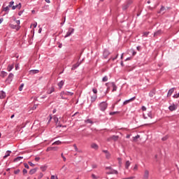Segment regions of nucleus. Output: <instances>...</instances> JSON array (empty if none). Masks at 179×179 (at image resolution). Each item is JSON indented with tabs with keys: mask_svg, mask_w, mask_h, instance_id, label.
<instances>
[{
	"mask_svg": "<svg viewBox=\"0 0 179 179\" xmlns=\"http://www.w3.org/2000/svg\"><path fill=\"white\" fill-rule=\"evenodd\" d=\"M99 107L101 111H106V110H107L108 104L106 101H102L99 103Z\"/></svg>",
	"mask_w": 179,
	"mask_h": 179,
	"instance_id": "nucleus-1",
	"label": "nucleus"
},
{
	"mask_svg": "<svg viewBox=\"0 0 179 179\" xmlns=\"http://www.w3.org/2000/svg\"><path fill=\"white\" fill-rule=\"evenodd\" d=\"M106 170H109L106 174H118V171L113 169L111 166H106Z\"/></svg>",
	"mask_w": 179,
	"mask_h": 179,
	"instance_id": "nucleus-2",
	"label": "nucleus"
},
{
	"mask_svg": "<svg viewBox=\"0 0 179 179\" xmlns=\"http://www.w3.org/2000/svg\"><path fill=\"white\" fill-rule=\"evenodd\" d=\"M75 31V29L70 27L68 29V31L66 32V35L64 36V38H66L68 37H70V36H72Z\"/></svg>",
	"mask_w": 179,
	"mask_h": 179,
	"instance_id": "nucleus-3",
	"label": "nucleus"
},
{
	"mask_svg": "<svg viewBox=\"0 0 179 179\" xmlns=\"http://www.w3.org/2000/svg\"><path fill=\"white\" fill-rule=\"evenodd\" d=\"M64 94H66V95H69V96H73V92H64L62 91L61 93H60V97L62 100H65L66 99V98L64 97Z\"/></svg>",
	"mask_w": 179,
	"mask_h": 179,
	"instance_id": "nucleus-4",
	"label": "nucleus"
},
{
	"mask_svg": "<svg viewBox=\"0 0 179 179\" xmlns=\"http://www.w3.org/2000/svg\"><path fill=\"white\" fill-rule=\"evenodd\" d=\"M13 73H10L8 78L6 80V83H8V85H10V83L12 82V80H13Z\"/></svg>",
	"mask_w": 179,
	"mask_h": 179,
	"instance_id": "nucleus-5",
	"label": "nucleus"
},
{
	"mask_svg": "<svg viewBox=\"0 0 179 179\" xmlns=\"http://www.w3.org/2000/svg\"><path fill=\"white\" fill-rule=\"evenodd\" d=\"M15 3V1H11L10 2H9V4L8 6L6 7H3V10L4 12H7L8 13H9V8H12V6Z\"/></svg>",
	"mask_w": 179,
	"mask_h": 179,
	"instance_id": "nucleus-6",
	"label": "nucleus"
},
{
	"mask_svg": "<svg viewBox=\"0 0 179 179\" xmlns=\"http://www.w3.org/2000/svg\"><path fill=\"white\" fill-rule=\"evenodd\" d=\"M131 3H132V0H127V3L122 6L123 10H127Z\"/></svg>",
	"mask_w": 179,
	"mask_h": 179,
	"instance_id": "nucleus-7",
	"label": "nucleus"
},
{
	"mask_svg": "<svg viewBox=\"0 0 179 179\" xmlns=\"http://www.w3.org/2000/svg\"><path fill=\"white\" fill-rule=\"evenodd\" d=\"M178 108V105L172 103L171 106H169V111H176V110H177Z\"/></svg>",
	"mask_w": 179,
	"mask_h": 179,
	"instance_id": "nucleus-8",
	"label": "nucleus"
},
{
	"mask_svg": "<svg viewBox=\"0 0 179 179\" xmlns=\"http://www.w3.org/2000/svg\"><path fill=\"white\" fill-rule=\"evenodd\" d=\"M103 153H105L106 159L109 160V159H111V154L108 152L107 150H103Z\"/></svg>",
	"mask_w": 179,
	"mask_h": 179,
	"instance_id": "nucleus-9",
	"label": "nucleus"
},
{
	"mask_svg": "<svg viewBox=\"0 0 179 179\" xmlns=\"http://www.w3.org/2000/svg\"><path fill=\"white\" fill-rule=\"evenodd\" d=\"M54 92H55V87H54V86H52L48 90L46 93L47 94H51L52 93H54Z\"/></svg>",
	"mask_w": 179,
	"mask_h": 179,
	"instance_id": "nucleus-10",
	"label": "nucleus"
},
{
	"mask_svg": "<svg viewBox=\"0 0 179 179\" xmlns=\"http://www.w3.org/2000/svg\"><path fill=\"white\" fill-rule=\"evenodd\" d=\"M143 179H149V171L145 170Z\"/></svg>",
	"mask_w": 179,
	"mask_h": 179,
	"instance_id": "nucleus-11",
	"label": "nucleus"
},
{
	"mask_svg": "<svg viewBox=\"0 0 179 179\" xmlns=\"http://www.w3.org/2000/svg\"><path fill=\"white\" fill-rule=\"evenodd\" d=\"M91 148H92V149H94V150H99V145H97L96 143H92L91 144Z\"/></svg>",
	"mask_w": 179,
	"mask_h": 179,
	"instance_id": "nucleus-12",
	"label": "nucleus"
},
{
	"mask_svg": "<svg viewBox=\"0 0 179 179\" xmlns=\"http://www.w3.org/2000/svg\"><path fill=\"white\" fill-rule=\"evenodd\" d=\"M161 34H163V31H162V29H159L154 33V37H157V36H161Z\"/></svg>",
	"mask_w": 179,
	"mask_h": 179,
	"instance_id": "nucleus-13",
	"label": "nucleus"
},
{
	"mask_svg": "<svg viewBox=\"0 0 179 179\" xmlns=\"http://www.w3.org/2000/svg\"><path fill=\"white\" fill-rule=\"evenodd\" d=\"M174 93V87L171 88L167 93V97H170Z\"/></svg>",
	"mask_w": 179,
	"mask_h": 179,
	"instance_id": "nucleus-14",
	"label": "nucleus"
},
{
	"mask_svg": "<svg viewBox=\"0 0 179 179\" xmlns=\"http://www.w3.org/2000/svg\"><path fill=\"white\" fill-rule=\"evenodd\" d=\"M10 29H15V30H19V29H20V26L13 24H10Z\"/></svg>",
	"mask_w": 179,
	"mask_h": 179,
	"instance_id": "nucleus-15",
	"label": "nucleus"
},
{
	"mask_svg": "<svg viewBox=\"0 0 179 179\" xmlns=\"http://www.w3.org/2000/svg\"><path fill=\"white\" fill-rule=\"evenodd\" d=\"M135 99H136V97L134 96V97H132V98H131V99H128V100H126V101H124L123 102V104L125 106V105L128 104V103H129L130 101H134V100Z\"/></svg>",
	"mask_w": 179,
	"mask_h": 179,
	"instance_id": "nucleus-16",
	"label": "nucleus"
},
{
	"mask_svg": "<svg viewBox=\"0 0 179 179\" xmlns=\"http://www.w3.org/2000/svg\"><path fill=\"white\" fill-rule=\"evenodd\" d=\"M108 55H110V52H108L107 50H104L103 54V58H107V57H108Z\"/></svg>",
	"mask_w": 179,
	"mask_h": 179,
	"instance_id": "nucleus-17",
	"label": "nucleus"
},
{
	"mask_svg": "<svg viewBox=\"0 0 179 179\" xmlns=\"http://www.w3.org/2000/svg\"><path fill=\"white\" fill-rule=\"evenodd\" d=\"M40 72L39 70H30L29 75H36V73H38Z\"/></svg>",
	"mask_w": 179,
	"mask_h": 179,
	"instance_id": "nucleus-18",
	"label": "nucleus"
},
{
	"mask_svg": "<svg viewBox=\"0 0 179 179\" xmlns=\"http://www.w3.org/2000/svg\"><path fill=\"white\" fill-rule=\"evenodd\" d=\"M97 100V94H94L93 96H91V102L94 103Z\"/></svg>",
	"mask_w": 179,
	"mask_h": 179,
	"instance_id": "nucleus-19",
	"label": "nucleus"
},
{
	"mask_svg": "<svg viewBox=\"0 0 179 179\" xmlns=\"http://www.w3.org/2000/svg\"><path fill=\"white\" fill-rule=\"evenodd\" d=\"M6 97V93L3 91L0 92V99H5Z\"/></svg>",
	"mask_w": 179,
	"mask_h": 179,
	"instance_id": "nucleus-20",
	"label": "nucleus"
},
{
	"mask_svg": "<svg viewBox=\"0 0 179 179\" xmlns=\"http://www.w3.org/2000/svg\"><path fill=\"white\" fill-rule=\"evenodd\" d=\"M155 94H156V90L153 89L152 90H151L149 93V96L150 97H153V96H155Z\"/></svg>",
	"mask_w": 179,
	"mask_h": 179,
	"instance_id": "nucleus-21",
	"label": "nucleus"
},
{
	"mask_svg": "<svg viewBox=\"0 0 179 179\" xmlns=\"http://www.w3.org/2000/svg\"><path fill=\"white\" fill-rule=\"evenodd\" d=\"M10 153H12V151L7 150L5 155L3 156V159H6V157H9V156H10Z\"/></svg>",
	"mask_w": 179,
	"mask_h": 179,
	"instance_id": "nucleus-22",
	"label": "nucleus"
},
{
	"mask_svg": "<svg viewBox=\"0 0 179 179\" xmlns=\"http://www.w3.org/2000/svg\"><path fill=\"white\" fill-rule=\"evenodd\" d=\"M80 65V63H76V64L73 65V66L71 68V71H75V69H76V68L79 67Z\"/></svg>",
	"mask_w": 179,
	"mask_h": 179,
	"instance_id": "nucleus-23",
	"label": "nucleus"
},
{
	"mask_svg": "<svg viewBox=\"0 0 179 179\" xmlns=\"http://www.w3.org/2000/svg\"><path fill=\"white\" fill-rule=\"evenodd\" d=\"M64 83H65V81L61 80V81L57 84V86H59V89H62V86H64Z\"/></svg>",
	"mask_w": 179,
	"mask_h": 179,
	"instance_id": "nucleus-24",
	"label": "nucleus"
},
{
	"mask_svg": "<svg viewBox=\"0 0 179 179\" xmlns=\"http://www.w3.org/2000/svg\"><path fill=\"white\" fill-rule=\"evenodd\" d=\"M0 76L1 78H6V76H8V73H6V71H1Z\"/></svg>",
	"mask_w": 179,
	"mask_h": 179,
	"instance_id": "nucleus-25",
	"label": "nucleus"
},
{
	"mask_svg": "<svg viewBox=\"0 0 179 179\" xmlns=\"http://www.w3.org/2000/svg\"><path fill=\"white\" fill-rule=\"evenodd\" d=\"M13 68H15V65H13V64L8 65V66L7 68V71H8V72H10V71H12V69H13Z\"/></svg>",
	"mask_w": 179,
	"mask_h": 179,
	"instance_id": "nucleus-26",
	"label": "nucleus"
},
{
	"mask_svg": "<svg viewBox=\"0 0 179 179\" xmlns=\"http://www.w3.org/2000/svg\"><path fill=\"white\" fill-rule=\"evenodd\" d=\"M37 171V169H32L30 170L29 171V174H31V176H33V174H35V173Z\"/></svg>",
	"mask_w": 179,
	"mask_h": 179,
	"instance_id": "nucleus-27",
	"label": "nucleus"
},
{
	"mask_svg": "<svg viewBox=\"0 0 179 179\" xmlns=\"http://www.w3.org/2000/svg\"><path fill=\"white\" fill-rule=\"evenodd\" d=\"M131 166V162L129 161H127L125 164V169L128 170L129 169V166Z\"/></svg>",
	"mask_w": 179,
	"mask_h": 179,
	"instance_id": "nucleus-28",
	"label": "nucleus"
},
{
	"mask_svg": "<svg viewBox=\"0 0 179 179\" xmlns=\"http://www.w3.org/2000/svg\"><path fill=\"white\" fill-rule=\"evenodd\" d=\"M112 87H113L112 92H115L117 91V85H115V83H111Z\"/></svg>",
	"mask_w": 179,
	"mask_h": 179,
	"instance_id": "nucleus-29",
	"label": "nucleus"
},
{
	"mask_svg": "<svg viewBox=\"0 0 179 179\" xmlns=\"http://www.w3.org/2000/svg\"><path fill=\"white\" fill-rule=\"evenodd\" d=\"M22 159H23V157H17L14 159V162H20V160H22Z\"/></svg>",
	"mask_w": 179,
	"mask_h": 179,
	"instance_id": "nucleus-30",
	"label": "nucleus"
},
{
	"mask_svg": "<svg viewBox=\"0 0 179 179\" xmlns=\"http://www.w3.org/2000/svg\"><path fill=\"white\" fill-rule=\"evenodd\" d=\"M15 7V9H22V3H19L18 4L14 6Z\"/></svg>",
	"mask_w": 179,
	"mask_h": 179,
	"instance_id": "nucleus-31",
	"label": "nucleus"
},
{
	"mask_svg": "<svg viewBox=\"0 0 179 179\" xmlns=\"http://www.w3.org/2000/svg\"><path fill=\"white\" fill-rule=\"evenodd\" d=\"M111 139H113V141H118V136H112Z\"/></svg>",
	"mask_w": 179,
	"mask_h": 179,
	"instance_id": "nucleus-32",
	"label": "nucleus"
},
{
	"mask_svg": "<svg viewBox=\"0 0 179 179\" xmlns=\"http://www.w3.org/2000/svg\"><path fill=\"white\" fill-rule=\"evenodd\" d=\"M107 80H108V77H107V76H105L102 78V82H107Z\"/></svg>",
	"mask_w": 179,
	"mask_h": 179,
	"instance_id": "nucleus-33",
	"label": "nucleus"
},
{
	"mask_svg": "<svg viewBox=\"0 0 179 179\" xmlns=\"http://www.w3.org/2000/svg\"><path fill=\"white\" fill-rule=\"evenodd\" d=\"M24 87V84L22 83L19 87V90L20 92H22V90H23V87Z\"/></svg>",
	"mask_w": 179,
	"mask_h": 179,
	"instance_id": "nucleus-34",
	"label": "nucleus"
},
{
	"mask_svg": "<svg viewBox=\"0 0 179 179\" xmlns=\"http://www.w3.org/2000/svg\"><path fill=\"white\" fill-rule=\"evenodd\" d=\"M54 149H55V148H54V147H49V148H47L46 152H50L51 150H54Z\"/></svg>",
	"mask_w": 179,
	"mask_h": 179,
	"instance_id": "nucleus-35",
	"label": "nucleus"
},
{
	"mask_svg": "<svg viewBox=\"0 0 179 179\" xmlns=\"http://www.w3.org/2000/svg\"><path fill=\"white\" fill-rule=\"evenodd\" d=\"M52 145H61V141H55Z\"/></svg>",
	"mask_w": 179,
	"mask_h": 179,
	"instance_id": "nucleus-36",
	"label": "nucleus"
},
{
	"mask_svg": "<svg viewBox=\"0 0 179 179\" xmlns=\"http://www.w3.org/2000/svg\"><path fill=\"white\" fill-rule=\"evenodd\" d=\"M148 117H149V118H150L151 120L153 118V115L152 114V112H149L148 113Z\"/></svg>",
	"mask_w": 179,
	"mask_h": 179,
	"instance_id": "nucleus-37",
	"label": "nucleus"
},
{
	"mask_svg": "<svg viewBox=\"0 0 179 179\" xmlns=\"http://www.w3.org/2000/svg\"><path fill=\"white\" fill-rule=\"evenodd\" d=\"M44 176V174L43 173H40L39 175L38 176V179H41Z\"/></svg>",
	"mask_w": 179,
	"mask_h": 179,
	"instance_id": "nucleus-38",
	"label": "nucleus"
},
{
	"mask_svg": "<svg viewBox=\"0 0 179 179\" xmlns=\"http://www.w3.org/2000/svg\"><path fill=\"white\" fill-rule=\"evenodd\" d=\"M48 118V124H50V122H51V120H52V116L50 115Z\"/></svg>",
	"mask_w": 179,
	"mask_h": 179,
	"instance_id": "nucleus-39",
	"label": "nucleus"
},
{
	"mask_svg": "<svg viewBox=\"0 0 179 179\" xmlns=\"http://www.w3.org/2000/svg\"><path fill=\"white\" fill-rule=\"evenodd\" d=\"M61 157H62L64 162H66V157H65V156H64V153L61 154Z\"/></svg>",
	"mask_w": 179,
	"mask_h": 179,
	"instance_id": "nucleus-40",
	"label": "nucleus"
},
{
	"mask_svg": "<svg viewBox=\"0 0 179 179\" xmlns=\"http://www.w3.org/2000/svg\"><path fill=\"white\" fill-rule=\"evenodd\" d=\"M164 10H166V8L163 6H162L161 8H160V12H164Z\"/></svg>",
	"mask_w": 179,
	"mask_h": 179,
	"instance_id": "nucleus-41",
	"label": "nucleus"
},
{
	"mask_svg": "<svg viewBox=\"0 0 179 179\" xmlns=\"http://www.w3.org/2000/svg\"><path fill=\"white\" fill-rule=\"evenodd\" d=\"M41 170L45 171V170H47V166H41Z\"/></svg>",
	"mask_w": 179,
	"mask_h": 179,
	"instance_id": "nucleus-42",
	"label": "nucleus"
},
{
	"mask_svg": "<svg viewBox=\"0 0 179 179\" xmlns=\"http://www.w3.org/2000/svg\"><path fill=\"white\" fill-rule=\"evenodd\" d=\"M20 173V169H17L14 171V174H19Z\"/></svg>",
	"mask_w": 179,
	"mask_h": 179,
	"instance_id": "nucleus-43",
	"label": "nucleus"
},
{
	"mask_svg": "<svg viewBox=\"0 0 179 179\" xmlns=\"http://www.w3.org/2000/svg\"><path fill=\"white\" fill-rule=\"evenodd\" d=\"M141 138V136L136 135V136L134 137V141H136V139H139Z\"/></svg>",
	"mask_w": 179,
	"mask_h": 179,
	"instance_id": "nucleus-44",
	"label": "nucleus"
},
{
	"mask_svg": "<svg viewBox=\"0 0 179 179\" xmlns=\"http://www.w3.org/2000/svg\"><path fill=\"white\" fill-rule=\"evenodd\" d=\"M92 92H93V93H94V94H97V89L93 88V89H92Z\"/></svg>",
	"mask_w": 179,
	"mask_h": 179,
	"instance_id": "nucleus-45",
	"label": "nucleus"
},
{
	"mask_svg": "<svg viewBox=\"0 0 179 179\" xmlns=\"http://www.w3.org/2000/svg\"><path fill=\"white\" fill-rule=\"evenodd\" d=\"M85 122H87V124H93V122L91 121L90 119L85 120Z\"/></svg>",
	"mask_w": 179,
	"mask_h": 179,
	"instance_id": "nucleus-46",
	"label": "nucleus"
},
{
	"mask_svg": "<svg viewBox=\"0 0 179 179\" xmlns=\"http://www.w3.org/2000/svg\"><path fill=\"white\" fill-rule=\"evenodd\" d=\"M143 36L144 37H148V36H149V32H144L143 34Z\"/></svg>",
	"mask_w": 179,
	"mask_h": 179,
	"instance_id": "nucleus-47",
	"label": "nucleus"
},
{
	"mask_svg": "<svg viewBox=\"0 0 179 179\" xmlns=\"http://www.w3.org/2000/svg\"><path fill=\"white\" fill-rule=\"evenodd\" d=\"M118 113V112L115 111V112H110L109 114L110 115H115V114Z\"/></svg>",
	"mask_w": 179,
	"mask_h": 179,
	"instance_id": "nucleus-48",
	"label": "nucleus"
},
{
	"mask_svg": "<svg viewBox=\"0 0 179 179\" xmlns=\"http://www.w3.org/2000/svg\"><path fill=\"white\" fill-rule=\"evenodd\" d=\"M131 54L132 55H136V52L134 49L131 50Z\"/></svg>",
	"mask_w": 179,
	"mask_h": 179,
	"instance_id": "nucleus-49",
	"label": "nucleus"
},
{
	"mask_svg": "<svg viewBox=\"0 0 179 179\" xmlns=\"http://www.w3.org/2000/svg\"><path fill=\"white\" fill-rule=\"evenodd\" d=\"M73 148H74L76 152H78V146H76V144L73 145Z\"/></svg>",
	"mask_w": 179,
	"mask_h": 179,
	"instance_id": "nucleus-50",
	"label": "nucleus"
},
{
	"mask_svg": "<svg viewBox=\"0 0 179 179\" xmlns=\"http://www.w3.org/2000/svg\"><path fill=\"white\" fill-rule=\"evenodd\" d=\"M28 164H29V166H31V167H34V164H33V162H29Z\"/></svg>",
	"mask_w": 179,
	"mask_h": 179,
	"instance_id": "nucleus-51",
	"label": "nucleus"
},
{
	"mask_svg": "<svg viewBox=\"0 0 179 179\" xmlns=\"http://www.w3.org/2000/svg\"><path fill=\"white\" fill-rule=\"evenodd\" d=\"M23 12H24V10H21L18 13V16H22V15H23Z\"/></svg>",
	"mask_w": 179,
	"mask_h": 179,
	"instance_id": "nucleus-52",
	"label": "nucleus"
},
{
	"mask_svg": "<svg viewBox=\"0 0 179 179\" xmlns=\"http://www.w3.org/2000/svg\"><path fill=\"white\" fill-rule=\"evenodd\" d=\"M168 138H169V136H166L162 138V141H167Z\"/></svg>",
	"mask_w": 179,
	"mask_h": 179,
	"instance_id": "nucleus-53",
	"label": "nucleus"
},
{
	"mask_svg": "<svg viewBox=\"0 0 179 179\" xmlns=\"http://www.w3.org/2000/svg\"><path fill=\"white\" fill-rule=\"evenodd\" d=\"M117 160L119 162V164L121 166V164H122V162H122L121 158H117Z\"/></svg>",
	"mask_w": 179,
	"mask_h": 179,
	"instance_id": "nucleus-54",
	"label": "nucleus"
},
{
	"mask_svg": "<svg viewBox=\"0 0 179 179\" xmlns=\"http://www.w3.org/2000/svg\"><path fill=\"white\" fill-rule=\"evenodd\" d=\"M24 166L25 169H29V164L24 163Z\"/></svg>",
	"mask_w": 179,
	"mask_h": 179,
	"instance_id": "nucleus-55",
	"label": "nucleus"
},
{
	"mask_svg": "<svg viewBox=\"0 0 179 179\" xmlns=\"http://www.w3.org/2000/svg\"><path fill=\"white\" fill-rule=\"evenodd\" d=\"M141 110H142L143 111H146V108H145V106H143L141 107Z\"/></svg>",
	"mask_w": 179,
	"mask_h": 179,
	"instance_id": "nucleus-56",
	"label": "nucleus"
},
{
	"mask_svg": "<svg viewBox=\"0 0 179 179\" xmlns=\"http://www.w3.org/2000/svg\"><path fill=\"white\" fill-rule=\"evenodd\" d=\"M117 58H118V54L116 55V56H115V57H113V58L112 59V60H113V61H115V59H117Z\"/></svg>",
	"mask_w": 179,
	"mask_h": 179,
	"instance_id": "nucleus-57",
	"label": "nucleus"
},
{
	"mask_svg": "<svg viewBox=\"0 0 179 179\" xmlns=\"http://www.w3.org/2000/svg\"><path fill=\"white\" fill-rule=\"evenodd\" d=\"M23 174H27V171L26 170V169H24L22 171Z\"/></svg>",
	"mask_w": 179,
	"mask_h": 179,
	"instance_id": "nucleus-58",
	"label": "nucleus"
},
{
	"mask_svg": "<svg viewBox=\"0 0 179 179\" xmlns=\"http://www.w3.org/2000/svg\"><path fill=\"white\" fill-rule=\"evenodd\" d=\"M32 26L34 27V29H36V27H37V22H34Z\"/></svg>",
	"mask_w": 179,
	"mask_h": 179,
	"instance_id": "nucleus-59",
	"label": "nucleus"
},
{
	"mask_svg": "<svg viewBox=\"0 0 179 179\" xmlns=\"http://www.w3.org/2000/svg\"><path fill=\"white\" fill-rule=\"evenodd\" d=\"M134 178H135L134 176H131V177L125 178H123V179H134Z\"/></svg>",
	"mask_w": 179,
	"mask_h": 179,
	"instance_id": "nucleus-60",
	"label": "nucleus"
},
{
	"mask_svg": "<svg viewBox=\"0 0 179 179\" xmlns=\"http://www.w3.org/2000/svg\"><path fill=\"white\" fill-rule=\"evenodd\" d=\"M92 177L94 179H97V176H96V175H94V174H92Z\"/></svg>",
	"mask_w": 179,
	"mask_h": 179,
	"instance_id": "nucleus-61",
	"label": "nucleus"
},
{
	"mask_svg": "<svg viewBox=\"0 0 179 179\" xmlns=\"http://www.w3.org/2000/svg\"><path fill=\"white\" fill-rule=\"evenodd\" d=\"M16 23H17V26H20V20H16Z\"/></svg>",
	"mask_w": 179,
	"mask_h": 179,
	"instance_id": "nucleus-62",
	"label": "nucleus"
},
{
	"mask_svg": "<svg viewBox=\"0 0 179 179\" xmlns=\"http://www.w3.org/2000/svg\"><path fill=\"white\" fill-rule=\"evenodd\" d=\"M134 170H138V165H135L134 167Z\"/></svg>",
	"mask_w": 179,
	"mask_h": 179,
	"instance_id": "nucleus-63",
	"label": "nucleus"
},
{
	"mask_svg": "<svg viewBox=\"0 0 179 179\" xmlns=\"http://www.w3.org/2000/svg\"><path fill=\"white\" fill-rule=\"evenodd\" d=\"M136 50H138V51H141V46H137Z\"/></svg>",
	"mask_w": 179,
	"mask_h": 179,
	"instance_id": "nucleus-64",
	"label": "nucleus"
}]
</instances>
